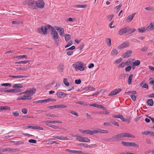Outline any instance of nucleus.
Instances as JSON below:
<instances>
[{"label":"nucleus","instance_id":"nucleus-1","mask_svg":"<svg viewBox=\"0 0 154 154\" xmlns=\"http://www.w3.org/2000/svg\"><path fill=\"white\" fill-rule=\"evenodd\" d=\"M125 137H135L134 136L129 133L126 132L122 133L113 136L111 138L108 139V141L112 142L116 141L119 140L120 138Z\"/></svg>","mask_w":154,"mask_h":154},{"label":"nucleus","instance_id":"nucleus-2","mask_svg":"<svg viewBox=\"0 0 154 154\" xmlns=\"http://www.w3.org/2000/svg\"><path fill=\"white\" fill-rule=\"evenodd\" d=\"M136 31V29L133 28H130L127 27L121 29L119 32V34L120 35H122L126 32H129V34L132 33Z\"/></svg>","mask_w":154,"mask_h":154},{"label":"nucleus","instance_id":"nucleus-3","mask_svg":"<svg viewBox=\"0 0 154 154\" xmlns=\"http://www.w3.org/2000/svg\"><path fill=\"white\" fill-rule=\"evenodd\" d=\"M29 7L32 9H36L35 2L34 0H26Z\"/></svg>","mask_w":154,"mask_h":154},{"label":"nucleus","instance_id":"nucleus-4","mask_svg":"<svg viewBox=\"0 0 154 154\" xmlns=\"http://www.w3.org/2000/svg\"><path fill=\"white\" fill-rule=\"evenodd\" d=\"M36 89L35 88H32L27 89L24 92L21 93L20 94H26L30 96H31L33 95L35 92Z\"/></svg>","mask_w":154,"mask_h":154},{"label":"nucleus","instance_id":"nucleus-5","mask_svg":"<svg viewBox=\"0 0 154 154\" xmlns=\"http://www.w3.org/2000/svg\"><path fill=\"white\" fill-rule=\"evenodd\" d=\"M36 9L38 8H43L44 7L45 2L43 0H38L35 1Z\"/></svg>","mask_w":154,"mask_h":154},{"label":"nucleus","instance_id":"nucleus-6","mask_svg":"<svg viewBox=\"0 0 154 154\" xmlns=\"http://www.w3.org/2000/svg\"><path fill=\"white\" fill-rule=\"evenodd\" d=\"M132 53V51L130 50H128L125 53L122 54V57L124 58H128L130 57L131 54Z\"/></svg>","mask_w":154,"mask_h":154},{"label":"nucleus","instance_id":"nucleus-7","mask_svg":"<svg viewBox=\"0 0 154 154\" xmlns=\"http://www.w3.org/2000/svg\"><path fill=\"white\" fill-rule=\"evenodd\" d=\"M129 46V42L128 41L124 42L122 44L118 46L119 49H123L128 47Z\"/></svg>","mask_w":154,"mask_h":154},{"label":"nucleus","instance_id":"nucleus-8","mask_svg":"<svg viewBox=\"0 0 154 154\" xmlns=\"http://www.w3.org/2000/svg\"><path fill=\"white\" fill-rule=\"evenodd\" d=\"M56 29L58 31L60 35L61 36H63L64 34V29L63 28L58 27L57 26H55Z\"/></svg>","mask_w":154,"mask_h":154},{"label":"nucleus","instance_id":"nucleus-9","mask_svg":"<svg viewBox=\"0 0 154 154\" xmlns=\"http://www.w3.org/2000/svg\"><path fill=\"white\" fill-rule=\"evenodd\" d=\"M121 91L122 89L121 88L115 89L114 91H111V93L109 94V96H111L116 95Z\"/></svg>","mask_w":154,"mask_h":154},{"label":"nucleus","instance_id":"nucleus-10","mask_svg":"<svg viewBox=\"0 0 154 154\" xmlns=\"http://www.w3.org/2000/svg\"><path fill=\"white\" fill-rule=\"evenodd\" d=\"M66 151L73 153H76L78 154H85L83 152L79 150H72L70 149H67L66 150Z\"/></svg>","mask_w":154,"mask_h":154},{"label":"nucleus","instance_id":"nucleus-11","mask_svg":"<svg viewBox=\"0 0 154 154\" xmlns=\"http://www.w3.org/2000/svg\"><path fill=\"white\" fill-rule=\"evenodd\" d=\"M53 34V38L55 40V43H57V45H58V42L57 40H56L57 38H58L59 35L57 32L54 29V30L53 31V33H51Z\"/></svg>","mask_w":154,"mask_h":154},{"label":"nucleus","instance_id":"nucleus-12","mask_svg":"<svg viewBox=\"0 0 154 154\" xmlns=\"http://www.w3.org/2000/svg\"><path fill=\"white\" fill-rule=\"evenodd\" d=\"M135 13H133L128 17L126 19L128 23L130 22L133 20Z\"/></svg>","mask_w":154,"mask_h":154},{"label":"nucleus","instance_id":"nucleus-13","mask_svg":"<svg viewBox=\"0 0 154 154\" xmlns=\"http://www.w3.org/2000/svg\"><path fill=\"white\" fill-rule=\"evenodd\" d=\"M9 77L14 78L16 79H19L21 78H26L27 77V76L25 75H10L8 76Z\"/></svg>","mask_w":154,"mask_h":154},{"label":"nucleus","instance_id":"nucleus-14","mask_svg":"<svg viewBox=\"0 0 154 154\" xmlns=\"http://www.w3.org/2000/svg\"><path fill=\"white\" fill-rule=\"evenodd\" d=\"M57 97L59 98H62V97L63 96L64 97H65L66 96V94L63 92H58L57 93Z\"/></svg>","mask_w":154,"mask_h":154},{"label":"nucleus","instance_id":"nucleus-15","mask_svg":"<svg viewBox=\"0 0 154 154\" xmlns=\"http://www.w3.org/2000/svg\"><path fill=\"white\" fill-rule=\"evenodd\" d=\"M87 5H73V7L75 8H85L87 7Z\"/></svg>","mask_w":154,"mask_h":154},{"label":"nucleus","instance_id":"nucleus-16","mask_svg":"<svg viewBox=\"0 0 154 154\" xmlns=\"http://www.w3.org/2000/svg\"><path fill=\"white\" fill-rule=\"evenodd\" d=\"M53 137H54L56 138H57L61 140H68V139L66 137H63L62 136H53Z\"/></svg>","mask_w":154,"mask_h":154},{"label":"nucleus","instance_id":"nucleus-17","mask_svg":"<svg viewBox=\"0 0 154 154\" xmlns=\"http://www.w3.org/2000/svg\"><path fill=\"white\" fill-rule=\"evenodd\" d=\"M148 31L154 29V21L151 23L147 27Z\"/></svg>","mask_w":154,"mask_h":154},{"label":"nucleus","instance_id":"nucleus-18","mask_svg":"<svg viewBox=\"0 0 154 154\" xmlns=\"http://www.w3.org/2000/svg\"><path fill=\"white\" fill-rule=\"evenodd\" d=\"M64 65L63 63H60L58 66L59 71L60 72H63L64 69Z\"/></svg>","mask_w":154,"mask_h":154},{"label":"nucleus","instance_id":"nucleus-19","mask_svg":"<svg viewBox=\"0 0 154 154\" xmlns=\"http://www.w3.org/2000/svg\"><path fill=\"white\" fill-rule=\"evenodd\" d=\"M23 87L22 84H14L13 86V88H20Z\"/></svg>","mask_w":154,"mask_h":154},{"label":"nucleus","instance_id":"nucleus-20","mask_svg":"<svg viewBox=\"0 0 154 154\" xmlns=\"http://www.w3.org/2000/svg\"><path fill=\"white\" fill-rule=\"evenodd\" d=\"M130 61H127V62L125 61L122 62L121 64L119 65V67H123L125 66V65H129V63Z\"/></svg>","mask_w":154,"mask_h":154},{"label":"nucleus","instance_id":"nucleus-21","mask_svg":"<svg viewBox=\"0 0 154 154\" xmlns=\"http://www.w3.org/2000/svg\"><path fill=\"white\" fill-rule=\"evenodd\" d=\"M147 27L145 28L144 27H143L141 28H138L137 30L139 32L142 33L146 31V30H148L147 29Z\"/></svg>","mask_w":154,"mask_h":154},{"label":"nucleus","instance_id":"nucleus-22","mask_svg":"<svg viewBox=\"0 0 154 154\" xmlns=\"http://www.w3.org/2000/svg\"><path fill=\"white\" fill-rule=\"evenodd\" d=\"M79 131L82 133L84 134H90V130H85L80 129L79 130Z\"/></svg>","mask_w":154,"mask_h":154},{"label":"nucleus","instance_id":"nucleus-23","mask_svg":"<svg viewBox=\"0 0 154 154\" xmlns=\"http://www.w3.org/2000/svg\"><path fill=\"white\" fill-rule=\"evenodd\" d=\"M118 53L117 50L115 48H113L111 52V54L112 56L116 55Z\"/></svg>","mask_w":154,"mask_h":154},{"label":"nucleus","instance_id":"nucleus-24","mask_svg":"<svg viewBox=\"0 0 154 154\" xmlns=\"http://www.w3.org/2000/svg\"><path fill=\"white\" fill-rule=\"evenodd\" d=\"M147 103L150 106H152L153 105V101L152 99L148 100H147Z\"/></svg>","mask_w":154,"mask_h":154},{"label":"nucleus","instance_id":"nucleus-25","mask_svg":"<svg viewBox=\"0 0 154 154\" xmlns=\"http://www.w3.org/2000/svg\"><path fill=\"white\" fill-rule=\"evenodd\" d=\"M106 43L109 47L111 45V39L110 38H107L106 39Z\"/></svg>","mask_w":154,"mask_h":154},{"label":"nucleus","instance_id":"nucleus-26","mask_svg":"<svg viewBox=\"0 0 154 154\" xmlns=\"http://www.w3.org/2000/svg\"><path fill=\"white\" fill-rule=\"evenodd\" d=\"M133 76V74H131L129 75L128 80V84L129 85H130L131 83V81L132 80V77Z\"/></svg>","mask_w":154,"mask_h":154},{"label":"nucleus","instance_id":"nucleus-27","mask_svg":"<svg viewBox=\"0 0 154 154\" xmlns=\"http://www.w3.org/2000/svg\"><path fill=\"white\" fill-rule=\"evenodd\" d=\"M30 62L29 60H26V61H17L15 63L16 64H26L27 63H29Z\"/></svg>","mask_w":154,"mask_h":154},{"label":"nucleus","instance_id":"nucleus-28","mask_svg":"<svg viewBox=\"0 0 154 154\" xmlns=\"http://www.w3.org/2000/svg\"><path fill=\"white\" fill-rule=\"evenodd\" d=\"M129 146H134L136 147H139L138 144H136L135 143L129 142Z\"/></svg>","mask_w":154,"mask_h":154},{"label":"nucleus","instance_id":"nucleus-29","mask_svg":"<svg viewBox=\"0 0 154 154\" xmlns=\"http://www.w3.org/2000/svg\"><path fill=\"white\" fill-rule=\"evenodd\" d=\"M64 36L65 40L66 42L70 39L71 36L69 34H66Z\"/></svg>","mask_w":154,"mask_h":154},{"label":"nucleus","instance_id":"nucleus-30","mask_svg":"<svg viewBox=\"0 0 154 154\" xmlns=\"http://www.w3.org/2000/svg\"><path fill=\"white\" fill-rule=\"evenodd\" d=\"M99 130V133H105L107 134L108 133V131L106 130H102L100 128H98Z\"/></svg>","mask_w":154,"mask_h":154},{"label":"nucleus","instance_id":"nucleus-31","mask_svg":"<svg viewBox=\"0 0 154 154\" xmlns=\"http://www.w3.org/2000/svg\"><path fill=\"white\" fill-rule=\"evenodd\" d=\"M90 135H93L95 134H96L99 133L98 128H97V130L91 131L90 130Z\"/></svg>","mask_w":154,"mask_h":154},{"label":"nucleus","instance_id":"nucleus-32","mask_svg":"<svg viewBox=\"0 0 154 154\" xmlns=\"http://www.w3.org/2000/svg\"><path fill=\"white\" fill-rule=\"evenodd\" d=\"M47 29L45 26H42V32L44 34H47Z\"/></svg>","mask_w":154,"mask_h":154},{"label":"nucleus","instance_id":"nucleus-33","mask_svg":"<svg viewBox=\"0 0 154 154\" xmlns=\"http://www.w3.org/2000/svg\"><path fill=\"white\" fill-rule=\"evenodd\" d=\"M85 89L86 91L88 90H91V91H94V88L93 87H91V86H89L88 87H86Z\"/></svg>","mask_w":154,"mask_h":154},{"label":"nucleus","instance_id":"nucleus-34","mask_svg":"<svg viewBox=\"0 0 154 154\" xmlns=\"http://www.w3.org/2000/svg\"><path fill=\"white\" fill-rule=\"evenodd\" d=\"M140 62L139 60H135L134 62L133 63V65L134 66H138L140 64Z\"/></svg>","mask_w":154,"mask_h":154},{"label":"nucleus","instance_id":"nucleus-35","mask_svg":"<svg viewBox=\"0 0 154 154\" xmlns=\"http://www.w3.org/2000/svg\"><path fill=\"white\" fill-rule=\"evenodd\" d=\"M67 107V106L63 105V104H60V105H57V108H66Z\"/></svg>","mask_w":154,"mask_h":154},{"label":"nucleus","instance_id":"nucleus-36","mask_svg":"<svg viewBox=\"0 0 154 154\" xmlns=\"http://www.w3.org/2000/svg\"><path fill=\"white\" fill-rule=\"evenodd\" d=\"M47 29H51V33H53V31L54 30L55 28H54L52 26L50 25H47Z\"/></svg>","mask_w":154,"mask_h":154},{"label":"nucleus","instance_id":"nucleus-37","mask_svg":"<svg viewBox=\"0 0 154 154\" xmlns=\"http://www.w3.org/2000/svg\"><path fill=\"white\" fill-rule=\"evenodd\" d=\"M76 103L79 104L81 105H87V103L86 102H83L81 101H78L75 102Z\"/></svg>","mask_w":154,"mask_h":154},{"label":"nucleus","instance_id":"nucleus-38","mask_svg":"<svg viewBox=\"0 0 154 154\" xmlns=\"http://www.w3.org/2000/svg\"><path fill=\"white\" fill-rule=\"evenodd\" d=\"M90 140L87 137H83V140L82 142H90Z\"/></svg>","mask_w":154,"mask_h":154},{"label":"nucleus","instance_id":"nucleus-39","mask_svg":"<svg viewBox=\"0 0 154 154\" xmlns=\"http://www.w3.org/2000/svg\"><path fill=\"white\" fill-rule=\"evenodd\" d=\"M63 82L64 84L67 86H68L69 85V83L67 81V79L64 78L63 79Z\"/></svg>","mask_w":154,"mask_h":154},{"label":"nucleus","instance_id":"nucleus-40","mask_svg":"<svg viewBox=\"0 0 154 154\" xmlns=\"http://www.w3.org/2000/svg\"><path fill=\"white\" fill-rule=\"evenodd\" d=\"M145 9L147 11H154V8L152 7H148L145 8Z\"/></svg>","mask_w":154,"mask_h":154},{"label":"nucleus","instance_id":"nucleus-41","mask_svg":"<svg viewBox=\"0 0 154 154\" xmlns=\"http://www.w3.org/2000/svg\"><path fill=\"white\" fill-rule=\"evenodd\" d=\"M76 140L80 142H82L83 140V137L80 136H76Z\"/></svg>","mask_w":154,"mask_h":154},{"label":"nucleus","instance_id":"nucleus-42","mask_svg":"<svg viewBox=\"0 0 154 154\" xmlns=\"http://www.w3.org/2000/svg\"><path fill=\"white\" fill-rule=\"evenodd\" d=\"M80 145L82 146H84L85 147L92 148L91 145H88L86 144H80Z\"/></svg>","mask_w":154,"mask_h":154},{"label":"nucleus","instance_id":"nucleus-43","mask_svg":"<svg viewBox=\"0 0 154 154\" xmlns=\"http://www.w3.org/2000/svg\"><path fill=\"white\" fill-rule=\"evenodd\" d=\"M111 122L115 126H119V124L118 122H116L115 120H113L112 121H111Z\"/></svg>","mask_w":154,"mask_h":154},{"label":"nucleus","instance_id":"nucleus-44","mask_svg":"<svg viewBox=\"0 0 154 154\" xmlns=\"http://www.w3.org/2000/svg\"><path fill=\"white\" fill-rule=\"evenodd\" d=\"M113 17V15L111 14L110 15H109L107 17V20L109 21H111L112 19V18Z\"/></svg>","mask_w":154,"mask_h":154},{"label":"nucleus","instance_id":"nucleus-45","mask_svg":"<svg viewBox=\"0 0 154 154\" xmlns=\"http://www.w3.org/2000/svg\"><path fill=\"white\" fill-rule=\"evenodd\" d=\"M122 143L123 145L126 146H129V142H125L124 141H122Z\"/></svg>","mask_w":154,"mask_h":154},{"label":"nucleus","instance_id":"nucleus-46","mask_svg":"<svg viewBox=\"0 0 154 154\" xmlns=\"http://www.w3.org/2000/svg\"><path fill=\"white\" fill-rule=\"evenodd\" d=\"M19 149H18L10 148V152H16L19 151Z\"/></svg>","mask_w":154,"mask_h":154},{"label":"nucleus","instance_id":"nucleus-47","mask_svg":"<svg viewBox=\"0 0 154 154\" xmlns=\"http://www.w3.org/2000/svg\"><path fill=\"white\" fill-rule=\"evenodd\" d=\"M111 121L110 122H104L103 124V125H104L105 126H111Z\"/></svg>","mask_w":154,"mask_h":154},{"label":"nucleus","instance_id":"nucleus-48","mask_svg":"<svg viewBox=\"0 0 154 154\" xmlns=\"http://www.w3.org/2000/svg\"><path fill=\"white\" fill-rule=\"evenodd\" d=\"M25 128L26 129L31 128L33 129H35V126H31V125H28Z\"/></svg>","mask_w":154,"mask_h":154},{"label":"nucleus","instance_id":"nucleus-49","mask_svg":"<svg viewBox=\"0 0 154 154\" xmlns=\"http://www.w3.org/2000/svg\"><path fill=\"white\" fill-rule=\"evenodd\" d=\"M55 143L57 144H59V143L57 142L56 141L52 140H49L48 141V143H47L48 144H52L54 143Z\"/></svg>","mask_w":154,"mask_h":154},{"label":"nucleus","instance_id":"nucleus-50","mask_svg":"<svg viewBox=\"0 0 154 154\" xmlns=\"http://www.w3.org/2000/svg\"><path fill=\"white\" fill-rule=\"evenodd\" d=\"M98 113L100 114H108L110 113L109 112H108L106 111H101L99 112H98Z\"/></svg>","mask_w":154,"mask_h":154},{"label":"nucleus","instance_id":"nucleus-51","mask_svg":"<svg viewBox=\"0 0 154 154\" xmlns=\"http://www.w3.org/2000/svg\"><path fill=\"white\" fill-rule=\"evenodd\" d=\"M1 85L4 86H9L11 87V84L9 83H2L1 84Z\"/></svg>","mask_w":154,"mask_h":154},{"label":"nucleus","instance_id":"nucleus-52","mask_svg":"<svg viewBox=\"0 0 154 154\" xmlns=\"http://www.w3.org/2000/svg\"><path fill=\"white\" fill-rule=\"evenodd\" d=\"M84 43H82V44H81L80 46L78 48L79 49V51H81L83 48V47H84Z\"/></svg>","mask_w":154,"mask_h":154},{"label":"nucleus","instance_id":"nucleus-53","mask_svg":"<svg viewBox=\"0 0 154 154\" xmlns=\"http://www.w3.org/2000/svg\"><path fill=\"white\" fill-rule=\"evenodd\" d=\"M72 44H73L72 42V41H70L67 44V45H66L65 46V47L66 48H67L68 47H69Z\"/></svg>","mask_w":154,"mask_h":154},{"label":"nucleus","instance_id":"nucleus-54","mask_svg":"<svg viewBox=\"0 0 154 154\" xmlns=\"http://www.w3.org/2000/svg\"><path fill=\"white\" fill-rule=\"evenodd\" d=\"M30 68V66H28L26 67H21V70L26 71Z\"/></svg>","mask_w":154,"mask_h":154},{"label":"nucleus","instance_id":"nucleus-55","mask_svg":"<svg viewBox=\"0 0 154 154\" xmlns=\"http://www.w3.org/2000/svg\"><path fill=\"white\" fill-rule=\"evenodd\" d=\"M122 114H119L118 115H113L112 116V117L114 118H121L122 116Z\"/></svg>","mask_w":154,"mask_h":154},{"label":"nucleus","instance_id":"nucleus-56","mask_svg":"<svg viewBox=\"0 0 154 154\" xmlns=\"http://www.w3.org/2000/svg\"><path fill=\"white\" fill-rule=\"evenodd\" d=\"M122 6V5L121 4H120L118 6H117L115 8H114V9L116 10L117 9V11H118L120 9V8Z\"/></svg>","mask_w":154,"mask_h":154},{"label":"nucleus","instance_id":"nucleus-57","mask_svg":"<svg viewBox=\"0 0 154 154\" xmlns=\"http://www.w3.org/2000/svg\"><path fill=\"white\" fill-rule=\"evenodd\" d=\"M132 67L131 66H128L125 68V70L126 72H129L131 69Z\"/></svg>","mask_w":154,"mask_h":154},{"label":"nucleus","instance_id":"nucleus-58","mask_svg":"<svg viewBox=\"0 0 154 154\" xmlns=\"http://www.w3.org/2000/svg\"><path fill=\"white\" fill-rule=\"evenodd\" d=\"M89 106H94L97 108H98L99 105L96 103H93L91 104H90L89 105Z\"/></svg>","mask_w":154,"mask_h":154},{"label":"nucleus","instance_id":"nucleus-59","mask_svg":"<svg viewBox=\"0 0 154 154\" xmlns=\"http://www.w3.org/2000/svg\"><path fill=\"white\" fill-rule=\"evenodd\" d=\"M126 94H136L137 92L135 91H130L125 93Z\"/></svg>","mask_w":154,"mask_h":154},{"label":"nucleus","instance_id":"nucleus-60","mask_svg":"<svg viewBox=\"0 0 154 154\" xmlns=\"http://www.w3.org/2000/svg\"><path fill=\"white\" fill-rule=\"evenodd\" d=\"M69 112L77 116H78L77 113L74 111H69Z\"/></svg>","mask_w":154,"mask_h":154},{"label":"nucleus","instance_id":"nucleus-61","mask_svg":"<svg viewBox=\"0 0 154 154\" xmlns=\"http://www.w3.org/2000/svg\"><path fill=\"white\" fill-rule=\"evenodd\" d=\"M148 48L146 46H145L144 47H143L142 48H141L140 50L144 52V51H147V50H148Z\"/></svg>","mask_w":154,"mask_h":154},{"label":"nucleus","instance_id":"nucleus-62","mask_svg":"<svg viewBox=\"0 0 154 154\" xmlns=\"http://www.w3.org/2000/svg\"><path fill=\"white\" fill-rule=\"evenodd\" d=\"M29 142L30 143H36L37 141L35 140L31 139L29 140Z\"/></svg>","mask_w":154,"mask_h":154},{"label":"nucleus","instance_id":"nucleus-63","mask_svg":"<svg viewBox=\"0 0 154 154\" xmlns=\"http://www.w3.org/2000/svg\"><path fill=\"white\" fill-rule=\"evenodd\" d=\"M12 114L15 116H18L19 115V113L17 111L13 112Z\"/></svg>","mask_w":154,"mask_h":154},{"label":"nucleus","instance_id":"nucleus-64","mask_svg":"<svg viewBox=\"0 0 154 154\" xmlns=\"http://www.w3.org/2000/svg\"><path fill=\"white\" fill-rule=\"evenodd\" d=\"M75 83L76 84H79L81 83V81L80 79H76L75 80Z\"/></svg>","mask_w":154,"mask_h":154}]
</instances>
